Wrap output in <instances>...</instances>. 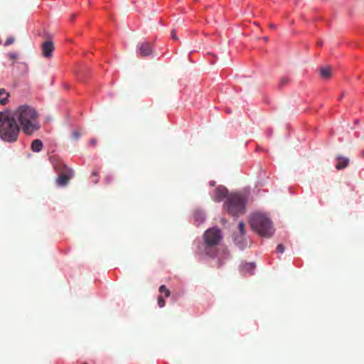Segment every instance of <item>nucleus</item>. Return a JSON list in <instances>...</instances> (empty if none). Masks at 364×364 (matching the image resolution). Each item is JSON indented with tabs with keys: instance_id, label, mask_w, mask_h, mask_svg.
Instances as JSON below:
<instances>
[{
	"instance_id": "nucleus-17",
	"label": "nucleus",
	"mask_w": 364,
	"mask_h": 364,
	"mask_svg": "<svg viewBox=\"0 0 364 364\" xmlns=\"http://www.w3.org/2000/svg\"><path fill=\"white\" fill-rule=\"evenodd\" d=\"M289 82V80L286 77H282L279 81L278 87L282 89L284 86L287 85Z\"/></svg>"
},
{
	"instance_id": "nucleus-29",
	"label": "nucleus",
	"mask_w": 364,
	"mask_h": 364,
	"mask_svg": "<svg viewBox=\"0 0 364 364\" xmlns=\"http://www.w3.org/2000/svg\"><path fill=\"white\" fill-rule=\"evenodd\" d=\"M317 46H323V42H322L321 41H318L317 42Z\"/></svg>"
},
{
	"instance_id": "nucleus-15",
	"label": "nucleus",
	"mask_w": 364,
	"mask_h": 364,
	"mask_svg": "<svg viewBox=\"0 0 364 364\" xmlns=\"http://www.w3.org/2000/svg\"><path fill=\"white\" fill-rule=\"evenodd\" d=\"M43 148V143L40 139H35L31 143V149L33 151L38 152Z\"/></svg>"
},
{
	"instance_id": "nucleus-3",
	"label": "nucleus",
	"mask_w": 364,
	"mask_h": 364,
	"mask_svg": "<svg viewBox=\"0 0 364 364\" xmlns=\"http://www.w3.org/2000/svg\"><path fill=\"white\" fill-rule=\"evenodd\" d=\"M250 223L252 228L262 237H270L274 232L272 221L263 213L253 214Z\"/></svg>"
},
{
	"instance_id": "nucleus-21",
	"label": "nucleus",
	"mask_w": 364,
	"mask_h": 364,
	"mask_svg": "<svg viewBox=\"0 0 364 364\" xmlns=\"http://www.w3.org/2000/svg\"><path fill=\"white\" fill-rule=\"evenodd\" d=\"M14 41H15L14 38L12 36H10L5 41L4 46H8L12 44L14 42Z\"/></svg>"
},
{
	"instance_id": "nucleus-19",
	"label": "nucleus",
	"mask_w": 364,
	"mask_h": 364,
	"mask_svg": "<svg viewBox=\"0 0 364 364\" xmlns=\"http://www.w3.org/2000/svg\"><path fill=\"white\" fill-rule=\"evenodd\" d=\"M238 229L240 231V234L242 235H245V223L242 221H240L238 224Z\"/></svg>"
},
{
	"instance_id": "nucleus-8",
	"label": "nucleus",
	"mask_w": 364,
	"mask_h": 364,
	"mask_svg": "<svg viewBox=\"0 0 364 364\" xmlns=\"http://www.w3.org/2000/svg\"><path fill=\"white\" fill-rule=\"evenodd\" d=\"M228 190L224 186H218L215 189L213 199L216 202H220L223 200L228 196Z\"/></svg>"
},
{
	"instance_id": "nucleus-1",
	"label": "nucleus",
	"mask_w": 364,
	"mask_h": 364,
	"mask_svg": "<svg viewBox=\"0 0 364 364\" xmlns=\"http://www.w3.org/2000/svg\"><path fill=\"white\" fill-rule=\"evenodd\" d=\"M12 113L14 117L18 119L22 132L26 134L31 135L39 129L38 114L33 107L27 105H21Z\"/></svg>"
},
{
	"instance_id": "nucleus-30",
	"label": "nucleus",
	"mask_w": 364,
	"mask_h": 364,
	"mask_svg": "<svg viewBox=\"0 0 364 364\" xmlns=\"http://www.w3.org/2000/svg\"><path fill=\"white\" fill-rule=\"evenodd\" d=\"M215 181H210V186H215Z\"/></svg>"
},
{
	"instance_id": "nucleus-12",
	"label": "nucleus",
	"mask_w": 364,
	"mask_h": 364,
	"mask_svg": "<svg viewBox=\"0 0 364 364\" xmlns=\"http://www.w3.org/2000/svg\"><path fill=\"white\" fill-rule=\"evenodd\" d=\"M255 268V264L253 262H250V263L245 262V263H242L241 264V271L244 274L248 273L250 274H252Z\"/></svg>"
},
{
	"instance_id": "nucleus-9",
	"label": "nucleus",
	"mask_w": 364,
	"mask_h": 364,
	"mask_svg": "<svg viewBox=\"0 0 364 364\" xmlns=\"http://www.w3.org/2000/svg\"><path fill=\"white\" fill-rule=\"evenodd\" d=\"M54 49V46L52 41H47L42 45V54L46 58H49L52 55V52Z\"/></svg>"
},
{
	"instance_id": "nucleus-11",
	"label": "nucleus",
	"mask_w": 364,
	"mask_h": 364,
	"mask_svg": "<svg viewBox=\"0 0 364 364\" xmlns=\"http://www.w3.org/2000/svg\"><path fill=\"white\" fill-rule=\"evenodd\" d=\"M338 163L336 165V168L338 170H342L346 168L349 164V159L347 157L338 156L337 158Z\"/></svg>"
},
{
	"instance_id": "nucleus-27",
	"label": "nucleus",
	"mask_w": 364,
	"mask_h": 364,
	"mask_svg": "<svg viewBox=\"0 0 364 364\" xmlns=\"http://www.w3.org/2000/svg\"><path fill=\"white\" fill-rule=\"evenodd\" d=\"M105 181L107 184H109L112 182V178L110 176H107L105 178Z\"/></svg>"
},
{
	"instance_id": "nucleus-10",
	"label": "nucleus",
	"mask_w": 364,
	"mask_h": 364,
	"mask_svg": "<svg viewBox=\"0 0 364 364\" xmlns=\"http://www.w3.org/2000/svg\"><path fill=\"white\" fill-rule=\"evenodd\" d=\"M333 68L331 66H323L320 68L319 73L322 78L328 79L331 77Z\"/></svg>"
},
{
	"instance_id": "nucleus-26",
	"label": "nucleus",
	"mask_w": 364,
	"mask_h": 364,
	"mask_svg": "<svg viewBox=\"0 0 364 364\" xmlns=\"http://www.w3.org/2000/svg\"><path fill=\"white\" fill-rule=\"evenodd\" d=\"M89 144L90 146H95L96 144H97V139L95 138H93V139H91L90 141H89Z\"/></svg>"
},
{
	"instance_id": "nucleus-14",
	"label": "nucleus",
	"mask_w": 364,
	"mask_h": 364,
	"mask_svg": "<svg viewBox=\"0 0 364 364\" xmlns=\"http://www.w3.org/2000/svg\"><path fill=\"white\" fill-rule=\"evenodd\" d=\"M10 95L5 89H0V104L6 105L8 102V98Z\"/></svg>"
},
{
	"instance_id": "nucleus-13",
	"label": "nucleus",
	"mask_w": 364,
	"mask_h": 364,
	"mask_svg": "<svg viewBox=\"0 0 364 364\" xmlns=\"http://www.w3.org/2000/svg\"><path fill=\"white\" fill-rule=\"evenodd\" d=\"M244 236L245 235H242L241 234H234V241L240 249H243L246 246Z\"/></svg>"
},
{
	"instance_id": "nucleus-18",
	"label": "nucleus",
	"mask_w": 364,
	"mask_h": 364,
	"mask_svg": "<svg viewBox=\"0 0 364 364\" xmlns=\"http://www.w3.org/2000/svg\"><path fill=\"white\" fill-rule=\"evenodd\" d=\"M159 291L161 294H164L165 297H168L171 295V291L169 289L166 288L165 285H161L159 287Z\"/></svg>"
},
{
	"instance_id": "nucleus-32",
	"label": "nucleus",
	"mask_w": 364,
	"mask_h": 364,
	"mask_svg": "<svg viewBox=\"0 0 364 364\" xmlns=\"http://www.w3.org/2000/svg\"><path fill=\"white\" fill-rule=\"evenodd\" d=\"M82 364H88V363H82Z\"/></svg>"
},
{
	"instance_id": "nucleus-20",
	"label": "nucleus",
	"mask_w": 364,
	"mask_h": 364,
	"mask_svg": "<svg viewBox=\"0 0 364 364\" xmlns=\"http://www.w3.org/2000/svg\"><path fill=\"white\" fill-rule=\"evenodd\" d=\"M158 305L160 308H163L165 306V301L161 295L158 296Z\"/></svg>"
},
{
	"instance_id": "nucleus-24",
	"label": "nucleus",
	"mask_w": 364,
	"mask_h": 364,
	"mask_svg": "<svg viewBox=\"0 0 364 364\" xmlns=\"http://www.w3.org/2000/svg\"><path fill=\"white\" fill-rule=\"evenodd\" d=\"M8 56L11 60H16L18 58V54L16 53H9Z\"/></svg>"
},
{
	"instance_id": "nucleus-22",
	"label": "nucleus",
	"mask_w": 364,
	"mask_h": 364,
	"mask_svg": "<svg viewBox=\"0 0 364 364\" xmlns=\"http://www.w3.org/2000/svg\"><path fill=\"white\" fill-rule=\"evenodd\" d=\"M92 175L93 176L96 177V178H95V180H93L92 181H93L95 183H97L98 182V181H99V179H98V178H97V177H98V176H99V172H98V171H97V170L93 171H92Z\"/></svg>"
},
{
	"instance_id": "nucleus-28",
	"label": "nucleus",
	"mask_w": 364,
	"mask_h": 364,
	"mask_svg": "<svg viewBox=\"0 0 364 364\" xmlns=\"http://www.w3.org/2000/svg\"><path fill=\"white\" fill-rule=\"evenodd\" d=\"M171 37H172L173 39L178 40V37L176 35V31L175 30H173L171 31Z\"/></svg>"
},
{
	"instance_id": "nucleus-25",
	"label": "nucleus",
	"mask_w": 364,
	"mask_h": 364,
	"mask_svg": "<svg viewBox=\"0 0 364 364\" xmlns=\"http://www.w3.org/2000/svg\"><path fill=\"white\" fill-rule=\"evenodd\" d=\"M277 252L282 253L284 251V247L283 245L279 244L277 247Z\"/></svg>"
},
{
	"instance_id": "nucleus-31",
	"label": "nucleus",
	"mask_w": 364,
	"mask_h": 364,
	"mask_svg": "<svg viewBox=\"0 0 364 364\" xmlns=\"http://www.w3.org/2000/svg\"><path fill=\"white\" fill-rule=\"evenodd\" d=\"M75 16H76V15H75V14H73V15L72 16V18H73V19H74V18H75Z\"/></svg>"
},
{
	"instance_id": "nucleus-6",
	"label": "nucleus",
	"mask_w": 364,
	"mask_h": 364,
	"mask_svg": "<svg viewBox=\"0 0 364 364\" xmlns=\"http://www.w3.org/2000/svg\"><path fill=\"white\" fill-rule=\"evenodd\" d=\"M54 168L59 172V176L56 180L58 185L60 186L67 185L73 175V171L60 162L54 164Z\"/></svg>"
},
{
	"instance_id": "nucleus-23",
	"label": "nucleus",
	"mask_w": 364,
	"mask_h": 364,
	"mask_svg": "<svg viewBox=\"0 0 364 364\" xmlns=\"http://www.w3.org/2000/svg\"><path fill=\"white\" fill-rule=\"evenodd\" d=\"M72 136H73V137L75 139L77 140V139H80V137L81 134H80V133L79 132H77V131H74V132L72 133Z\"/></svg>"
},
{
	"instance_id": "nucleus-2",
	"label": "nucleus",
	"mask_w": 364,
	"mask_h": 364,
	"mask_svg": "<svg viewBox=\"0 0 364 364\" xmlns=\"http://www.w3.org/2000/svg\"><path fill=\"white\" fill-rule=\"evenodd\" d=\"M20 127L10 110L0 112V138L6 142L17 141Z\"/></svg>"
},
{
	"instance_id": "nucleus-4",
	"label": "nucleus",
	"mask_w": 364,
	"mask_h": 364,
	"mask_svg": "<svg viewBox=\"0 0 364 364\" xmlns=\"http://www.w3.org/2000/svg\"><path fill=\"white\" fill-rule=\"evenodd\" d=\"M205 241V252L207 255L214 257L216 255V246L222 240L221 231L217 228L207 230L203 235Z\"/></svg>"
},
{
	"instance_id": "nucleus-7",
	"label": "nucleus",
	"mask_w": 364,
	"mask_h": 364,
	"mask_svg": "<svg viewBox=\"0 0 364 364\" xmlns=\"http://www.w3.org/2000/svg\"><path fill=\"white\" fill-rule=\"evenodd\" d=\"M153 52V48L150 43L143 42L138 45V55L140 57L150 55Z\"/></svg>"
},
{
	"instance_id": "nucleus-5",
	"label": "nucleus",
	"mask_w": 364,
	"mask_h": 364,
	"mask_svg": "<svg viewBox=\"0 0 364 364\" xmlns=\"http://www.w3.org/2000/svg\"><path fill=\"white\" fill-rule=\"evenodd\" d=\"M245 199L238 193H232L228 196L225 203V208L228 213L232 216H238L243 214L245 210Z\"/></svg>"
},
{
	"instance_id": "nucleus-16",
	"label": "nucleus",
	"mask_w": 364,
	"mask_h": 364,
	"mask_svg": "<svg viewBox=\"0 0 364 364\" xmlns=\"http://www.w3.org/2000/svg\"><path fill=\"white\" fill-rule=\"evenodd\" d=\"M193 217L195 219V222L197 223L198 225L203 223L205 220L204 214L201 212H196L194 213Z\"/></svg>"
}]
</instances>
